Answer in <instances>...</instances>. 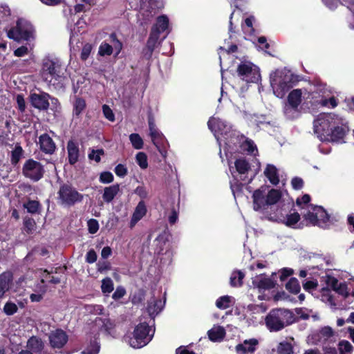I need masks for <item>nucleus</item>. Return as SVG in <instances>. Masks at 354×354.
<instances>
[{
	"label": "nucleus",
	"mask_w": 354,
	"mask_h": 354,
	"mask_svg": "<svg viewBox=\"0 0 354 354\" xmlns=\"http://www.w3.org/2000/svg\"><path fill=\"white\" fill-rule=\"evenodd\" d=\"M207 125L214 133L220 148L223 149L228 160L232 176L230 187L236 198L241 195L243 185L250 183L254 178V175L251 172L250 165L245 158H237L234 163V167L231 165L230 159L236 153L248 152L256 156L258 152L257 146L252 140L240 135L239 132L232 129L231 125L220 118H211Z\"/></svg>",
	"instance_id": "obj_1"
},
{
	"label": "nucleus",
	"mask_w": 354,
	"mask_h": 354,
	"mask_svg": "<svg viewBox=\"0 0 354 354\" xmlns=\"http://www.w3.org/2000/svg\"><path fill=\"white\" fill-rule=\"evenodd\" d=\"M281 198L282 194L279 190L261 187L252 194L253 209L257 212H264L270 206L279 203L281 206H278L274 212L270 214L269 220L295 227L300 219V214L295 211L291 212V203L288 202L281 205Z\"/></svg>",
	"instance_id": "obj_2"
},
{
	"label": "nucleus",
	"mask_w": 354,
	"mask_h": 354,
	"mask_svg": "<svg viewBox=\"0 0 354 354\" xmlns=\"http://www.w3.org/2000/svg\"><path fill=\"white\" fill-rule=\"evenodd\" d=\"M314 132L321 141L344 142L348 132L347 121L334 113H321L314 120Z\"/></svg>",
	"instance_id": "obj_3"
},
{
	"label": "nucleus",
	"mask_w": 354,
	"mask_h": 354,
	"mask_svg": "<svg viewBox=\"0 0 354 354\" xmlns=\"http://www.w3.org/2000/svg\"><path fill=\"white\" fill-rule=\"evenodd\" d=\"M115 324L109 318L96 317L90 324L88 332V338L91 342L82 352L81 354H98L100 344L97 339L100 333H104L112 337H116Z\"/></svg>",
	"instance_id": "obj_4"
},
{
	"label": "nucleus",
	"mask_w": 354,
	"mask_h": 354,
	"mask_svg": "<svg viewBox=\"0 0 354 354\" xmlns=\"http://www.w3.org/2000/svg\"><path fill=\"white\" fill-rule=\"evenodd\" d=\"M310 197L304 194L297 199V205L301 209V215L308 224L317 225L320 227H327L330 221V216L321 206H315L309 204Z\"/></svg>",
	"instance_id": "obj_5"
},
{
	"label": "nucleus",
	"mask_w": 354,
	"mask_h": 354,
	"mask_svg": "<svg viewBox=\"0 0 354 354\" xmlns=\"http://www.w3.org/2000/svg\"><path fill=\"white\" fill-rule=\"evenodd\" d=\"M298 80V77L286 68L277 70L270 74V84L274 94L279 98H283Z\"/></svg>",
	"instance_id": "obj_6"
},
{
	"label": "nucleus",
	"mask_w": 354,
	"mask_h": 354,
	"mask_svg": "<svg viewBox=\"0 0 354 354\" xmlns=\"http://www.w3.org/2000/svg\"><path fill=\"white\" fill-rule=\"evenodd\" d=\"M154 328L149 324L141 322L135 326L132 332L123 337V341L133 348H140L148 344L154 335Z\"/></svg>",
	"instance_id": "obj_7"
},
{
	"label": "nucleus",
	"mask_w": 354,
	"mask_h": 354,
	"mask_svg": "<svg viewBox=\"0 0 354 354\" xmlns=\"http://www.w3.org/2000/svg\"><path fill=\"white\" fill-rule=\"evenodd\" d=\"M294 314L289 310H272L266 317L265 323L270 332H277L295 322Z\"/></svg>",
	"instance_id": "obj_8"
},
{
	"label": "nucleus",
	"mask_w": 354,
	"mask_h": 354,
	"mask_svg": "<svg viewBox=\"0 0 354 354\" xmlns=\"http://www.w3.org/2000/svg\"><path fill=\"white\" fill-rule=\"evenodd\" d=\"M332 91L329 86L321 82H317L314 86V90L309 94L311 100L322 106L334 108L337 103L332 95Z\"/></svg>",
	"instance_id": "obj_9"
},
{
	"label": "nucleus",
	"mask_w": 354,
	"mask_h": 354,
	"mask_svg": "<svg viewBox=\"0 0 354 354\" xmlns=\"http://www.w3.org/2000/svg\"><path fill=\"white\" fill-rule=\"evenodd\" d=\"M61 63L57 59H45L43 62L41 75L49 84H55L62 75Z\"/></svg>",
	"instance_id": "obj_10"
},
{
	"label": "nucleus",
	"mask_w": 354,
	"mask_h": 354,
	"mask_svg": "<svg viewBox=\"0 0 354 354\" xmlns=\"http://www.w3.org/2000/svg\"><path fill=\"white\" fill-rule=\"evenodd\" d=\"M34 28L32 24L25 20L19 19L15 28L8 30L7 35L10 39L15 41L29 40L33 37Z\"/></svg>",
	"instance_id": "obj_11"
},
{
	"label": "nucleus",
	"mask_w": 354,
	"mask_h": 354,
	"mask_svg": "<svg viewBox=\"0 0 354 354\" xmlns=\"http://www.w3.org/2000/svg\"><path fill=\"white\" fill-rule=\"evenodd\" d=\"M239 79L246 84L257 83L261 79L259 68L250 62H241L237 68Z\"/></svg>",
	"instance_id": "obj_12"
},
{
	"label": "nucleus",
	"mask_w": 354,
	"mask_h": 354,
	"mask_svg": "<svg viewBox=\"0 0 354 354\" xmlns=\"http://www.w3.org/2000/svg\"><path fill=\"white\" fill-rule=\"evenodd\" d=\"M83 195L69 185H63L58 192V200L60 204L72 206L83 200Z\"/></svg>",
	"instance_id": "obj_13"
},
{
	"label": "nucleus",
	"mask_w": 354,
	"mask_h": 354,
	"mask_svg": "<svg viewBox=\"0 0 354 354\" xmlns=\"http://www.w3.org/2000/svg\"><path fill=\"white\" fill-rule=\"evenodd\" d=\"M44 169L41 164L32 159L26 161L23 167L24 175L33 181H38L44 175Z\"/></svg>",
	"instance_id": "obj_14"
},
{
	"label": "nucleus",
	"mask_w": 354,
	"mask_h": 354,
	"mask_svg": "<svg viewBox=\"0 0 354 354\" xmlns=\"http://www.w3.org/2000/svg\"><path fill=\"white\" fill-rule=\"evenodd\" d=\"M50 345L53 348H63L68 340V336L62 329L52 330L48 335Z\"/></svg>",
	"instance_id": "obj_15"
},
{
	"label": "nucleus",
	"mask_w": 354,
	"mask_h": 354,
	"mask_svg": "<svg viewBox=\"0 0 354 354\" xmlns=\"http://www.w3.org/2000/svg\"><path fill=\"white\" fill-rule=\"evenodd\" d=\"M306 93V89H294L288 96V105L285 107V113L288 114L289 109H293L296 110L300 105L302 98L304 97V94Z\"/></svg>",
	"instance_id": "obj_16"
},
{
	"label": "nucleus",
	"mask_w": 354,
	"mask_h": 354,
	"mask_svg": "<svg viewBox=\"0 0 354 354\" xmlns=\"http://www.w3.org/2000/svg\"><path fill=\"white\" fill-rule=\"evenodd\" d=\"M274 279L264 274L257 275L252 278V286L259 292L270 290L274 288Z\"/></svg>",
	"instance_id": "obj_17"
},
{
	"label": "nucleus",
	"mask_w": 354,
	"mask_h": 354,
	"mask_svg": "<svg viewBox=\"0 0 354 354\" xmlns=\"http://www.w3.org/2000/svg\"><path fill=\"white\" fill-rule=\"evenodd\" d=\"M149 135L153 144L156 147L158 150L162 153L160 147L163 145L165 138L163 134L156 128L153 119L150 117L149 118Z\"/></svg>",
	"instance_id": "obj_18"
},
{
	"label": "nucleus",
	"mask_w": 354,
	"mask_h": 354,
	"mask_svg": "<svg viewBox=\"0 0 354 354\" xmlns=\"http://www.w3.org/2000/svg\"><path fill=\"white\" fill-rule=\"evenodd\" d=\"M50 95L46 93H31L30 100L31 104L39 110H46L49 106Z\"/></svg>",
	"instance_id": "obj_19"
},
{
	"label": "nucleus",
	"mask_w": 354,
	"mask_h": 354,
	"mask_svg": "<svg viewBox=\"0 0 354 354\" xmlns=\"http://www.w3.org/2000/svg\"><path fill=\"white\" fill-rule=\"evenodd\" d=\"M111 37L113 40V46H111L106 42H102L99 46L98 54L100 56L111 55L113 51L118 55L122 49V44L115 39V35H112Z\"/></svg>",
	"instance_id": "obj_20"
},
{
	"label": "nucleus",
	"mask_w": 354,
	"mask_h": 354,
	"mask_svg": "<svg viewBox=\"0 0 354 354\" xmlns=\"http://www.w3.org/2000/svg\"><path fill=\"white\" fill-rule=\"evenodd\" d=\"M259 342L257 339L252 338L245 339L243 342L239 344L235 347L237 354L252 353L256 351Z\"/></svg>",
	"instance_id": "obj_21"
},
{
	"label": "nucleus",
	"mask_w": 354,
	"mask_h": 354,
	"mask_svg": "<svg viewBox=\"0 0 354 354\" xmlns=\"http://www.w3.org/2000/svg\"><path fill=\"white\" fill-rule=\"evenodd\" d=\"M159 37L160 34H158L157 28H152L149 37L147 42V52L145 53V56L147 58L149 59L151 57L153 51L159 44Z\"/></svg>",
	"instance_id": "obj_22"
},
{
	"label": "nucleus",
	"mask_w": 354,
	"mask_h": 354,
	"mask_svg": "<svg viewBox=\"0 0 354 354\" xmlns=\"http://www.w3.org/2000/svg\"><path fill=\"white\" fill-rule=\"evenodd\" d=\"M164 305L165 301H162L161 299H156L154 297H151L148 301L147 310L151 319H153L154 316L162 310Z\"/></svg>",
	"instance_id": "obj_23"
},
{
	"label": "nucleus",
	"mask_w": 354,
	"mask_h": 354,
	"mask_svg": "<svg viewBox=\"0 0 354 354\" xmlns=\"http://www.w3.org/2000/svg\"><path fill=\"white\" fill-rule=\"evenodd\" d=\"M40 149L46 153H53L55 149V144L48 134H43L39 138Z\"/></svg>",
	"instance_id": "obj_24"
},
{
	"label": "nucleus",
	"mask_w": 354,
	"mask_h": 354,
	"mask_svg": "<svg viewBox=\"0 0 354 354\" xmlns=\"http://www.w3.org/2000/svg\"><path fill=\"white\" fill-rule=\"evenodd\" d=\"M334 335L333 329L329 326H324L319 331L312 335L315 343L324 342L329 339Z\"/></svg>",
	"instance_id": "obj_25"
},
{
	"label": "nucleus",
	"mask_w": 354,
	"mask_h": 354,
	"mask_svg": "<svg viewBox=\"0 0 354 354\" xmlns=\"http://www.w3.org/2000/svg\"><path fill=\"white\" fill-rule=\"evenodd\" d=\"M28 351H30L32 353H35V354H44L46 353L43 351L44 348V344L43 341L37 337L32 336L31 337L27 342Z\"/></svg>",
	"instance_id": "obj_26"
},
{
	"label": "nucleus",
	"mask_w": 354,
	"mask_h": 354,
	"mask_svg": "<svg viewBox=\"0 0 354 354\" xmlns=\"http://www.w3.org/2000/svg\"><path fill=\"white\" fill-rule=\"evenodd\" d=\"M146 213L147 208L145 203L143 201L139 202L131 217L129 223L130 227L133 228L136 225V223L145 216Z\"/></svg>",
	"instance_id": "obj_27"
},
{
	"label": "nucleus",
	"mask_w": 354,
	"mask_h": 354,
	"mask_svg": "<svg viewBox=\"0 0 354 354\" xmlns=\"http://www.w3.org/2000/svg\"><path fill=\"white\" fill-rule=\"evenodd\" d=\"M68 157L69 163L74 165L78 161L80 156V149L78 145L71 140L67 145Z\"/></svg>",
	"instance_id": "obj_28"
},
{
	"label": "nucleus",
	"mask_w": 354,
	"mask_h": 354,
	"mask_svg": "<svg viewBox=\"0 0 354 354\" xmlns=\"http://www.w3.org/2000/svg\"><path fill=\"white\" fill-rule=\"evenodd\" d=\"M264 175L268 179L270 183L274 185H277L279 183V177L278 169L277 167L271 164L267 165L264 171Z\"/></svg>",
	"instance_id": "obj_29"
},
{
	"label": "nucleus",
	"mask_w": 354,
	"mask_h": 354,
	"mask_svg": "<svg viewBox=\"0 0 354 354\" xmlns=\"http://www.w3.org/2000/svg\"><path fill=\"white\" fill-rule=\"evenodd\" d=\"M169 235L167 232H164L160 234L156 239L157 245L160 247V252L162 251L165 248L167 250L165 254L167 255L168 258H171L172 252L170 250V244L168 242Z\"/></svg>",
	"instance_id": "obj_30"
},
{
	"label": "nucleus",
	"mask_w": 354,
	"mask_h": 354,
	"mask_svg": "<svg viewBox=\"0 0 354 354\" xmlns=\"http://www.w3.org/2000/svg\"><path fill=\"white\" fill-rule=\"evenodd\" d=\"M207 334L211 341L221 342L225 335V330L223 326L215 325L208 330Z\"/></svg>",
	"instance_id": "obj_31"
},
{
	"label": "nucleus",
	"mask_w": 354,
	"mask_h": 354,
	"mask_svg": "<svg viewBox=\"0 0 354 354\" xmlns=\"http://www.w3.org/2000/svg\"><path fill=\"white\" fill-rule=\"evenodd\" d=\"M12 279V276L10 272H3L0 274V299L9 290Z\"/></svg>",
	"instance_id": "obj_32"
},
{
	"label": "nucleus",
	"mask_w": 354,
	"mask_h": 354,
	"mask_svg": "<svg viewBox=\"0 0 354 354\" xmlns=\"http://www.w3.org/2000/svg\"><path fill=\"white\" fill-rule=\"evenodd\" d=\"M320 299L330 306V307L336 308V303L331 290L328 288H323L320 291Z\"/></svg>",
	"instance_id": "obj_33"
},
{
	"label": "nucleus",
	"mask_w": 354,
	"mask_h": 354,
	"mask_svg": "<svg viewBox=\"0 0 354 354\" xmlns=\"http://www.w3.org/2000/svg\"><path fill=\"white\" fill-rule=\"evenodd\" d=\"M120 190L119 185H113L104 188L103 199L106 203L111 202Z\"/></svg>",
	"instance_id": "obj_34"
},
{
	"label": "nucleus",
	"mask_w": 354,
	"mask_h": 354,
	"mask_svg": "<svg viewBox=\"0 0 354 354\" xmlns=\"http://www.w3.org/2000/svg\"><path fill=\"white\" fill-rule=\"evenodd\" d=\"M141 5H140V13L142 14L143 16L145 15V12H148L146 15L147 17H151L153 15V0H140Z\"/></svg>",
	"instance_id": "obj_35"
},
{
	"label": "nucleus",
	"mask_w": 354,
	"mask_h": 354,
	"mask_svg": "<svg viewBox=\"0 0 354 354\" xmlns=\"http://www.w3.org/2000/svg\"><path fill=\"white\" fill-rule=\"evenodd\" d=\"M152 28H157L158 34L165 31L169 28V19L165 15L160 16L157 18L156 24Z\"/></svg>",
	"instance_id": "obj_36"
},
{
	"label": "nucleus",
	"mask_w": 354,
	"mask_h": 354,
	"mask_svg": "<svg viewBox=\"0 0 354 354\" xmlns=\"http://www.w3.org/2000/svg\"><path fill=\"white\" fill-rule=\"evenodd\" d=\"M86 102L81 97H76L73 102V115L79 116L86 109Z\"/></svg>",
	"instance_id": "obj_37"
},
{
	"label": "nucleus",
	"mask_w": 354,
	"mask_h": 354,
	"mask_svg": "<svg viewBox=\"0 0 354 354\" xmlns=\"http://www.w3.org/2000/svg\"><path fill=\"white\" fill-rule=\"evenodd\" d=\"M277 351L279 354H293V347L291 342L283 341L277 346Z\"/></svg>",
	"instance_id": "obj_38"
},
{
	"label": "nucleus",
	"mask_w": 354,
	"mask_h": 354,
	"mask_svg": "<svg viewBox=\"0 0 354 354\" xmlns=\"http://www.w3.org/2000/svg\"><path fill=\"white\" fill-rule=\"evenodd\" d=\"M232 299L233 298L230 296H222L216 300V306L219 309H227L230 306Z\"/></svg>",
	"instance_id": "obj_39"
},
{
	"label": "nucleus",
	"mask_w": 354,
	"mask_h": 354,
	"mask_svg": "<svg viewBox=\"0 0 354 354\" xmlns=\"http://www.w3.org/2000/svg\"><path fill=\"white\" fill-rule=\"evenodd\" d=\"M23 149L19 145H16L11 153V163L17 165L23 156Z\"/></svg>",
	"instance_id": "obj_40"
},
{
	"label": "nucleus",
	"mask_w": 354,
	"mask_h": 354,
	"mask_svg": "<svg viewBox=\"0 0 354 354\" xmlns=\"http://www.w3.org/2000/svg\"><path fill=\"white\" fill-rule=\"evenodd\" d=\"M245 274L241 271H234L230 277V283L232 286H240Z\"/></svg>",
	"instance_id": "obj_41"
},
{
	"label": "nucleus",
	"mask_w": 354,
	"mask_h": 354,
	"mask_svg": "<svg viewBox=\"0 0 354 354\" xmlns=\"http://www.w3.org/2000/svg\"><path fill=\"white\" fill-rule=\"evenodd\" d=\"M338 349L339 354H351L353 348L349 342L342 340L338 344Z\"/></svg>",
	"instance_id": "obj_42"
},
{
	"label": "nucleus",
	"mask_w": 354,
	"mask_h": 354,
	"mask_svg": "<svg viewBox=\"0 0 354 354\" xmlns=\"http://www.w3.org/2000/svg\"><path fill=\"white\" fill-rule=\"evenodd\" d=\"M286 288L292 293L297 294L300 291V285L296 278H291L286 283Z\"/></svg>",
	"instance_id": "obj_43"
},
{
	"label": "nucleus",
	"mask_w": 354,
	"mask_h": 354,
	"mask_svg": "<svg viewBox=\"0 0 354 354\" xmlns=\"http://www.w3.org/2000/svg\"><path fill=\"white\" fill-rule=\"evenodd\" d=\"M129 140L132 144V146L136 149H140L143 147V140L139 134L131 133L129 136Z\"/></svg>",
	"instance_id": "obj_44"
},
{
	"label": "nucleus",
	"mask_w": 354,
	"mask_h": 354,
	"mask_svg": "<svg viewBox=\"0 0 354 354\" xmlns=\"http://www.w3.org/2000/svg\"><path fill=\"white\" fill-rule=\"evenodd\" d=\"M136 160L141 169H145L147 168V156L144 152H138L136 156Z\"/></svg>",
	"instance_id": "obj_45"
},
{
	"label": "nucleus",
	"mask_w": 354,
	"mask_h": 354,
	"mask_svg": "<svg viewBox=\"0 0 354 354\" xmlns=\"http://www.w3.org/2000/svg\"><path fill=\"white\" fill-rule=\"evenodd\" d=\"M102 291L104 294L110 293L113 290V283L111 278L106 277L102 281Z\"/></svg>",
	"instance_id": "obj_46"
},
{
	"label": "nucleus",
	"mask_w": 354,
	"mask_h": 354,
	"mask_svg": "<svg viewBox=\"0 0 354 354\" xmlns=\"http://www.w3.org/2000/svg\"><path fill=\"white\" fill-rule=\"evenodd\" d=\"M17 306L15 303L10 301H8L3 307V312L7 315H14L15 313H17Z\"/></svg>",
	"instance_id": "obj_47"
},
{
	"label": "nucleus",
	"mask_w": 354,
	"mask_h": 354,
	"mask_svg": "<svg viewBox=\"0 0 354 354\" xmlns=\"http://www.w3.org/2000/svg\"><path fill=\"white\" fill-rule=\"evenodd\" d=\"M324 281L326 282V285L328 287H330L331 288H333V290L336 288V287L339 283V282L335 277L330 276V275H326L325 277H324Z\"/></svg>",
	"instance_id": "obj_48"
},
{
	"label": "nucleus",
	"mask_w": 354,
	"mask_h": 354,
	"mask_svg": "<svg viewBox=\"0 0 354 354\" xmlns=\"http://www.w3.org/2000/svg\"><path fill=\"white\" fill-rule=\"evenodd\" d=\"M334 291L344 297H347L349 295L348 287L345 283H339Z\"/></svg>",
	"instance_id": "obj_49"
},
{
	"label": "nucleus",
	"mask_w": 354,
	"mask_h": 354,
	"mask_svg": "<svg viewBox=\"0 0 354 354\" xmlns=\"http://www.w3.org/2000/svg\"><path fill=\"white\" fill-rule=\"evenodd\" d=\"M39 204L37 201H30L24 205L25 208L27 209L30 213H36L38 211Z\"/></svg>",
	"instance_id": "obj_50"
},
{
	"label": "nucleus",
	"mask_w": 354,
	"mask_h": 354,
	"mask_svg": "<svg viewBox=\"0 0 354 354\" xmlns=\"http://www.w3.org/2000/svg\"><path fill=\"white\" fill-rule=\"evenodd\" d=\"M87 226L91 234L96 233L99 230V223L97 220L91 218L88 221Z\"/></svg>",
	"instance_id": "obj_51"
},
{
	"label": "nucleus",
	"mask_w": 354,
	"mask_h": 354,
	"mask_svg": "<svg viewBox=\"0 0 354 354\" xmlns=\"http://www.w3.org/2000/svg\"><path fill=\"white\" fill-rule=\"evenodd\" d=\"M102 111L104 113V117L109 120V121L113 122L115 120V115L111 109V108L106 105L104 104L102 106Z\"/></svg>",
	"instance_id": "obj_52"
},
{
	"label": "nucleus",
	"mask_w": 354,
	"mask_h": 354,
	"mask_svg": "<svg viewBox=\"0 0 354 354\" xmlns=\"http://www.w3.org/2000/svg\"><path fill=\"white\" fill-rule=\"evenodd\" d=\"M100 180L102 183H110L113 180V176L109 171H104L100 174Z\"/></svg>",
	"instance_id": "obj_53"
},
{
	"label": "nucleus",
	"mask_w": 354,
	"mask_h": 354,
	"mask_svg": "<svg viewBox=\"0 0 354 354\" xmlns=\"http://www.w3.org/2000/svg\"><path fill=\"white\" fill-rule=\"evenodd\" d=\"M103 307L101 305H90L86 306V310L91 313L100 315L103 313Z\"/></svg>",
	"instance_id": "obj_54"
},
{
	"label": "nucleus",
	"mask_w": 354,
	"mask_h": 354,
	"mask_svg": "<svg viewBox=\"0 0 354 354\" xmlns=\"http://www.w3.org/2000/svg\"><path fill=\"white\" fill-rule=\"evenodd\" d=\"M254 20V17H250L245 20V26L243 27L245 33H251L253 30L252 23Z\"/></svg>",
	"instance_id": "obj_55"
},
{
	"label": "nucleus",
	"mask_w": 354,
	"mask_h": 354,
	"mask_svg": "<svg viewBox=\"0 0 354 354\" xmlns=\"http://www.w3.org/2000/svg\"><path fill=\"white\" fill-rule=\"evenodd\" d=\"M92 50V45L90 44H86L82 50L81 58L83 60H86L90 55Z\"/></svg>",
	"instance_id": "obj_56"
},
{
	"label": "nucleus",
	"mask_w": 354,
	"mask_h": 354,
	"mask_svg": "<svg viewBox=\"0 0 354 354\" xmlns=\"http://www.w3.org/2000/svg\"><path fill=\"white\" fill-rule=\"evenodd\" d=\"M115 173L120 177H124L127 174V169L124 165L119 164L115 168Z\"/></svg>",
	"instance_id": "obj_57"
},
{
	"label": "nucleus",
	"mask_w": 354,
	"mask_h": 354,
	"mask_svg": "<svg viewBox=\"0 0 354 354\" xmlns=\"http://www.w3.org/2000/svg\"><path fill=\"white\" fill-rule=\"evenodd\" d=\"M102 154V150H92V151L88 154V158L91 160H94L95 162H99L100 161V156Z\"/></svg>",
	"instance_id": "obj_58"
},
{
	"label": "nucleus",
	"mask_w": 354,
	"mask_h": 354,
	"mask_svg": "<svg viewBox=\"0 0 354 354\" xmlns=\"http://www.w3.org/2000/svg\"><path fill=\"white\" fill-rule=\"evenodd\" d=\"M97 260V254L94 250H90L86 256V261L88 263H93Z\"/></svg>",
	"instance_id": "obj_59"
},
{
	"label": "nucleus",
	"mask_w": 354,
	"mask_h": 354,
	"mask_svg": "<svg viewBox=\"0 0 354 354\" xmlns=\"http://www.w3.org/2000/svg\"><path fill=\"white\" fill-rule=\"evenodd\" d=\"M291 185L295 189H300L303 187L304 182L301 178L295 177L292 178L291 181Z\"/></svg>",
	"instance_id": "obj_60"
},
{
	"label": "nucleus",
	"mask_w": 354,
	"mask_h": 354,
	"mask_svg": "<svg viewBox=\"0 0 354 354\" xmlns=\"http://www.w3.org/2000/svg\"><path fill=\"white\" fill-rule=\"evenodd\" d=\"M18 108L20 111L23 112L26 109V102L22 95H17L16 97Z\"/></svg>",
	"instance_id": "obj_61"
},
{
	"label": "nucleus",
	"mask_w": 354,
	"mask_h": 354,
	"mask_svg": "<svg viewBox=\"0 0 354 354\" xmlns=\"http://www.w3.org/2000/svg\"><path fill=\"white\" fill-rule=\"evenodd\" d=\"M28 53V49L26 46H21L16 49L14 52V55L17 57H23Z\"/></svg>",
	"instance_id": "obj_62"
},
{
	"label": "nucleus",
	"mask_w": 354,
	"mask_h": 354,
	"mask_svg": "<svg viewBox=\"0 0 354 354\" xmlns=\"http://www.w3.org/2000/svg\"><path fill=\"white\" fill-rule=\"evenodd\" d=\"M293 273V270L290 268H283L280 270V279L285 280L288 277Z\"/></svg>",
	"instance_id": "obj_63"
},
{
	"label": "nucleus",
	"mask_w": 354,
	"mask_h": 354,
	"mask_svg": "<svg viewBox=\"0 0 354 354\" xmlns=\"http://www.w3.org/2000/svg\"><path fill=\"white\" fill-rule=\"evenodd\" d=\"M125 290L122 287H118L113 294V298L114 299H118L122 298L125 295Z\"/></svg>",
	"instance_id": "obj_64"
}]
</instances>
